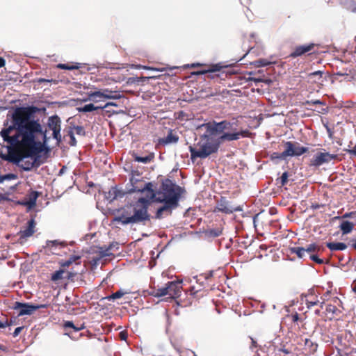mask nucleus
Returning a JSON list of instances; mask_svg holds the SVG:
<instances>
[{
  "label": "nucleus",
  "mask_w": 356,
  "mask_h": 356,
  "mask_svg": "<svg viewBox=\"0 0 356 356\" xmlns=\"http://www.w3.org/2000/svg\"><path fill=\"white\" fill-rule=\"evenodd\" d=\"M38 108L33 106L16 107L7 115L3 128L0 131L8 146V160L18 163L25 158H33V161H26L22 168L30 171L39 166V154L44 150V144L39 140L43 134L42 127L35 113Z\"/></svg>",
  "instance_id": "nucleus-1"
},
{
  "label": "nucleus",
  "mask_w": 356,
  "mask_h": 356,
  "mask_svg": "<svg viewBox=\"0 0 356 356\" xmlns=\"http://www.w3.org/2000/svg\"><path fill=\"white\" fill-rule=\"evenodd\" d=\"M130 182L132 186L131 192H146V199L151 203H163L155 214V218L161 219L165 216H170L172 211L179 206V200L185 190L182 187L175 184L170 179H165L161 183L159 189L154 191L151 182L145 183L143 180L141 175L136 170L131 171Z\"/></svg>",
  "instance_id": "nucleus-2"
},
{
  "label": "nucleus",
  "mask_w": 356,
  "mask_h": 356,
  "mask_svg": "<svg viewBox=\"0 0 356 356\" xmlns=\"http://www.w3.org/2000/svg\"><path fill=\"white\" fill-rule=\"evenodd\" d=\"M250 134L248 130H243L241 132L225 133L218 139H215L211 137L212 135L207 134V130H205V133L200 136V140L196 144V146L189 147L191 159H205L211 154L216 153L222 142L236 140L241 138L248 137Z\"/></svg>",
  "instance_id": "nucleus-3"
},
{
  "label": "nucleus",
  "mask_w": 356,
  "mask_h": 356,
  "mask_svg": "<svg viewBox=\"0 0 356 356\" xmlns=\"http://www.w3.org/2000/svg\"><path fill=\"white\" fill-rule=\"evenodd\" d=\"M150 205L149 200L140 197L134 204L126 205L119 209L113 221L124 225L149 220L148 208Z\"/></svg>",
  "instance_id": "nucleus-4"
},
{
  "label": "nucleus",
  "mask_w": 356,
  "mask_h": 356,
  "mask_svg": "<svg viewBox=\"0 0 356 356\" xmlns=\"http://www.w3.org/2000/svg\"><path fill=\"white\" fill-rule=\"evenodd\" d=\"M198 129H204L207 133L210 135H216L217 134L225 133H235L238 132L236 130V124L235 122H230L227 120H223L220 122H208L202 124L198 127Z\"/></svg>",
  "instance_id": "nucleus-5"
},
{
  "label": "nucleus",
  "mask_w": 356,
  "mask_h": 356,
  "mask_svg": "<svg viewBox=\"0 0 356 356\" xmlns=\"http://www.w3.org/2000/svg\"><path fill=\"white\" fill-rule=\"evenodd\" d=\"M321 46L318 44L307 43L294 47L289 56L291 58L315 56Z\"/></svg>",
  "instance_id": "nucleus-6"
},
{
  "label": "nucleus",
  "mask_w": 356,
  "mask_h": 356,
  "mask_svg": "<svg viewBox=\"0 0 356 356\" xmlns=\"http://www.w3.org/2000/svg\"><path fill=\"white\" fill-rule=\"evenodd\" d=\"M284 150L282 152V156L288 157L300 156L309 151L307 147L301 146L300 143L295 141L283 142Z\"/></svg>",
  "instance_id": "nucleus-7"
},
{
  "label": "nucleus",
  "mask_w": 356,
  "mask_h": 356,
  "mask_svg": "<svg viewBox=\"0 0 356 356\" xmlns=\"http://www.w3.org/2000/svg\"><path fill=\"white\" fill-rule=\"evenodd\" d=\"M49 304L31 305L15 302L13 309L18 310V316L31 315L38 309L49 307Z\"/></svg>",
  "instance_id": "nucleus-8"
},
{
  "label": "nucleus",
  "mask_w": 356,
  "mask_h": 356,
  "mask_svg": "<svg viewBox=\"0 0 356 356\" xmlns=\"http://www.w3.org/2000/svg\"><path fill=\"white\" fill-rule=\"evenodd\" d=\"M224 68H208L207 70L193 72L191 74L194 75H204V79H225L229 72L223 71Z\"/></svg>",
  "instance_id": "nucleus-9"
},
{
  "label": "nucleus",
  "mask_w": 356,
  "mask_h": 356,
  "mask_svg": "<svg viewBox=\"0 0 356 356\" xmlns=\"http://www.w3.org/2000/svg\"><path fill=\"white\" fill-rule=\"evenodd\" d=\"M242 206L232 207L230 202L225 197H221L217 202V204L213 210L214 212H222L225 214H230L235 211H242Z\"/></svg>",
  "instance_id": "nucleus-10"
},
{
  "label": "nucleus",
  "mask_w": 356,
  "mask_h": 356,
  "mask_svg": "<svg viewBox=\"0 0 356 356\" xmlns=\"http://www.w3.org/2000/svg\"><path fill=\"white\" fill-rule=\"evenodd\" d=\"M60 125L61 120L58 115H55L49 118L47 126L49 129L53 131V137L58 142H60L61 140Z\"/></svg>",
  "instance_id": "nucleus-11"
},
{
  "label": "nucleus",
  "mask_w": 356,
  "mask_h": 356,
  "mask_svg": "<svg viewBox=\"0 0 356 356\" xmlns=\"http://www.w3.org/2000/svg\"><path fill=\"white\" fill-rule=\"evenodd\" d=\"M343 71L334 73L331 76L332 81L334 80H339V81L356 80V68H343Z\"/></svg>",
  "instance_id": "nucleus-12"
},
{
  "label": "nucleus",
  "mask_w": 356,
  "mask_h": 356,
  "mask_svg": "<svg viewBox=\"0 0 356 356\" xmlns=\"http://www.w3.org/2000/svg\"><path fill=\"white\" fill-rule=\"evenodd\" d=\"M337 154H332L328 152H318L311 160V165L318 167L324 163H329L337 159Z\"/></svg>",
  "instance_id": "nucleus-13"
},
{
  "label": "nucleus",
  "mask_w": 356,
  "mask_h": 356,
  "mask_svg": "<svg viewBox=\"0 0 356 356\" xmlns=\"http://www.w3.org/2000/svg\"><path fill=\"white\" fill-rule=\"evenodd\" d=\"M305 304L308 309L316 305H319L321 309L323 308L325 300L322 297L319 298L318 296L314 293L313 290L309 291L307 294H305Z\"/></svg>",
  "instance_id": "nucleus-14"
},
{
  "label": "nucleus",
  "mask_w": 356,
  "mask_h": 356,
  "mask_svg": "<svg viewBox=\"0 0 356 356\" xmlns=\"http://www.w3.org/2000/svg\"><path fill=\"white\" fill-rule=\"evenodd\" d=\"M181 281L168 282L166 285L168 288V296L172 298H178L181 292Z\"/></svg>",
  "instance_id": "nucleus-15"
},
{
  "label": "nucleus",
  "mask_w": 356,
  "mask_h": 356,
  "mask_svg": "<svg viewBox=\"0 0 356 356\" xmlns=\"http://www.w3.org/2000/svg\"><path fill=\"white\" fill-rule=\"evenodd\" d=\"M35 221L34 219H31L27 222V226L24 230H20L18 232L19 236L20 243H22L27 238L31 236L35 232Z\"/></svg>",
  "instance_id": "nucleus-16"
},
{
  "label": "nucleus",
  "mask_w": 356,
  "mask_h": 356,
  "mask_svg": "<svg viewBox=\"0 0 356 356\" xmlns=\"http://www.w3.org/2000/svg\"><path fill=\"white\" fill-rule=\"evenodd\" d=\"M179 138L178 135L175 133L173 130L170 129L167 136L159 138L158 143L161 145L165 146L167 145L177 143Z\"/></svg>",
  "instance_id": "nucleus-17"
},
{
  "label": "nucleus",
  "mask_w": 356,
  "mask_h": 356,
  "mask_svg": "<svg viewBox=\"0 0 356 356\" xmlns=\"http://www.w3.org/2000/svg\"><path fill=\"white\" fill-rule=\"evenodd\" d=\"M63 247H65L63 243L59 242L57 240L47 241L44 246V249L48 254H59L60 253L56 252V250Z\"/></svg>",
  "instance_id": "nucleus-18"
},
{
  "label": "nucleus",
  "mask_w": 356,
  "mask_h": 356,
  "mask_svg": "<svg viewBox=\"0 0 356 356\" xmlns=\"http://www.w3.org/2000/svg\"><path fill=\"white\" fill-rule=\"evenodd\" d=\"M125 193L120 190L117 186L111 187L109 191L106 193V198L112 202L118 198H122L124 197Z\"/></svg>",
  "instance_id": "nucleus-19"
},
{
  "label": "nucleus",
  "mask_w": 356,
  "mask_h": 356,
  "mask_svg": "<svg viewBox=\"0 0 356 356\" xmlns=\"http://www.w3.org/2000/svg\"><path fill=\"white\" fill-rule=\"evenodd\" d=\"M327 74H328V73H324L322 71H316L309 73L307 78L311 82L320 83L323 81V75H325L324 79H325Z\"/></svg>",
  "instance_id": "nucleus-20"
},
{
  "label": "nucleus",
  "mask_w": 356,
  "mask_h": 356,
  "mask_svg": "<svg viewBox=\"0 0 356 356\" xmlns=\"http://www.w3.org/2000/svg\"><path fill=\"white\" fill-rule=\"evenodd\" d=\"M104 95H102L100 90L90 91L88 94V100L93 102L95 103H99L102 102H105Z\"/></svg>",
  "instance_id": "nucleus-21"
},
{
  "label": "nucleus",
  "mask_w": 356,
  "mask_h": 356,
  "mask_svg": "<svg viewBox=\"0 0 356 356\" xmlns=\"http://www.w3.org/2000/svg\"><path fill=\"white\" fill-rule=\"evenodd\" d=\"M103 95H104L105 100L107 99H118L122 96L118 91L111 90L108 88L99 89Z\"/></svg>",
  "instance_id": "nucleus-22"
},
{
  "label": "nucleus",
  "mask_w": 356,
  "mask_h": 356,
  "mask_svg": "<svg viewBox=\"0 0 356 356\" xmlns=\"http://www.w3.org/2000/svg\"><path fill=\"white\" fill-rule=\"evenodd\" d=\"M317 348H318L317 343L313 342L309 339H305L304 350H305L306 355L314 354L317 350Z\"/></svg>",
  "instance_id": "nucleus-23"
},
{
  "label": "nucleus",
  "mask_w": 356,
  "mask_h": 356,
  "mask_svg": "<svg viewBox=\"0 0 356 356\" xmlns=\"http://www.w3.org/2000/svg\"><path fill=\"white\" fill-rule=\"evenodd\" d=\"M39 196V193L37 191H31L27 195V204L29 209L33 208L36 205V200Z\"/></svg>",
  "instance_id": "nucleus-24"
},
{
  "label": "nucleus",
  "mask_w": 356,
  "mask_h": 356,
  "mask_svg": "<svg viewBox=\"0 0 356 356\" xmlns=\"http://www.w3.org/2000/svg\"><path fill=\"white\" fill-rule=\"evenodd\" d=\"M339 310L337 307L332 304H327L325 307V314L327 315V318L332 320L335 316H337Z\"/></svg>",
  "instance_id": "nucleus-25"
},
{
  "label": "nucleus",
  "mask_w": 356,
  "mask_h": 356,
  "mask_svg": "<svg viewBox=\"0 0 356 356\" xmlns=\"http://www.w3.org/2000/svg\"><path fill=\"white\" fill-rule=\"evenodd\" d=\"M326 246L331 251L344 250L347 248V245L342 242H338V243L329 242V243H326Z\"/></svg>",
  "instance_id": "nucleus-26"
},
{
  "label": "nucleus",
  "mask_w": 356,
  "mask_h": 356,
  "mask_svg": "<svg viewBox=\"0 0 356 356\" xmlns=\"http://www.w3.org/2000/svg\"><path fill=\"white\" fill-rule=\"evenodd\" d=\"M182 67H234V64H229V65H222L221 63H216V64H202L200 63H194L191 64H185Z\"/></svg>",
  "instance_id": "nucleus-27"
},
{
  "label": "nucleus",
  "mask_w": 356,
  "mask_h": 356,
  "mask_svg": "<svg viewBox=\"0 0 356 356\" xmlns=\"http://www.w3.org/2000/svg\"><path fill=\"white\" fill-rule=\"evenodd\" d=\"M325 53V51H321L318 49L316 54H315V56H309L308 60L312 63V65H319L321 63V60L323 58V54Z\"/></svg>",
  "instance_id": "nucleus-28"
},
{
  "label": "nucleus",
  "mask_w": 356,
  "mask_h": 356,
  "mask_svg": "<svg viewBox=\"0 0 356 356\" xmlns=\"http://www.w3.org/2000/svg\"><path fill=\"white\" fill-rule=\"evenodd\" d=\"M339 227H340V229L341 230L343 234H347L352 232V230L353 229V227H354V224H353V222L348 221V220L343 221L341 223Z\"/></svg>",
  "instance_id": "nucleus-29"
},
{
  "label": "nucleus",
  "mask_w": 356,
  "mask_h": 356,
  "mask_svg": "<svg viewBox=\"0 0 356 356\" xmlns=\"http://www.w3.org/2000/svg\"><path fill=\"white\" fill-rule=\"evenodd\" d=\"M77 109L79 112L87 113L96 111L98 109H103V107H102V105L95 106L93 104H88L84 105L82 107H79Z\"/></svg>",
  "instance_id": "nucleus-30"
},
{
  "label": "nucleus",
  "mask_w": 356,
  "mask_h": 356,
  "mask_svg": "<svg viewBox=\"0 0 356 356\" xmlns=\"http://www.w3.org/2000/svg\"><path fill=\"white\" fill-rule=\"evenodd\" d=\"M152 295L157 298L168 296L167 285L165 284L164 287L154 289L152 292Z\"/></svg>",
  "instance_id": "nucleus-31"
},
{
  "label": "nucleus",
  "mask_w": 356,
  "mask_h": 356,
  "mask_svg": "<svg viewBox=\"0 0 356 356\" xmlns=\"http://www.w3.org/2000/svg\"><path fill=\"white\" fill-rule=\"evenodd\" d=\"M154 155L153 153H152L146 156H136L134 157V160L138 162H140V163H150L154 159Z\"/></svg>",
  "instance_id": "nucleus-32"
},
{
  "label": "nucleus",
  "mask_w": 356,
  "mask_h": 356,
  "mask_svg": "<svg viewBox=\"0 0 356 356\" xmlns=\"http://www.w3.org/2000/svg\"><path fill=\"white\" fill-rule=\"evenodd\" d=\"M321 250V247L316 243L309 244L306 248H305V252H307L309 254L318 252Z\"/></svg>",
  "instance_id": "nucleus-33"
},
{
  "label": "nucleus",
  "mask_w": 356,
  "mask_h": 356,
  "mask_svg": "<svg viewBox=\"0 0 356 356\" xmlns=\"http://www.w3.org/2000/svg\"><path fill=\"white\" fill-rule=\"evenodd\" d=\"M65 273V270L63 269H60L54 273L51 276V280L52 282H57L60 280L63 277V274Z\"/></svg>",
  "instance_id": "nucleus-34"
},
{
  "label": "nucleus",
  "mask_w": 356,
  "mask_h": 356,
  "mask_svg": "<svg viewBox=\"0 0 356 356\" xmlns=\"http://www.w3.org/2000/svg\"><path fill=\"white\" fill-rule=\"evenodd\" d=\"M127 293H129V292L119 290L115 293H113L111 295L107 296L106 298L108 300H114L115 299L122 298L124 294Z\"/></svg>",
  "instance_id": "nucleus-35"
},
{
  "label": "nucleus",
  "mask_w": 356,
  "mask_h": 356,
  "mask_svg": "<svg viewBox=\"0 0 356 356\" xmlns=\"http://www.w3.org/2000/svg\"><path fill=\"white\" fill-rule=\"evenodd\" d=\"M291 252L295 253L298 257L302 258L305 256V248L302 247H294L291 248Z\"/></svg>",
  "instance_id": "nucleus-36"
},
{
  "label": "nucleus",
  "mask_w": 356,
  "mask_h": 356,
  "mask_svg": "<svg viewBox=\"0 0 356 356\" xmlns=\"http://www.w3.org/2000/svg\"><path fill=\"white\" fill-rule=\"evenodd\" d=\"M272 63L273 62L268 61L266 59H259L254 62L251 63V64L254 65L255 67H265Z\"/></svg>",
  "instance_id": "nucleus-37"
},
{
  "label": "nucleus",
  "mask_w": 356,
  "mask_h": 356,
  "mask_svg": "<svg viewBox=\"0 0 356 356\" xmlns=\"http://www.w3.org/2000/svg\"><path fill=\"white\" fill-rule=\"evenodd\" d=\"M67 136L70 137V141H69V144L71 145V146H75L76 145V140L75 138V136H74V130L70 128L67 132Z\"/></svg>",
  "instance_id": "nucleus-38"
},
{
  "label": "nucleus",
  "mask_w": 356,
  "mask_h": 356,
  "mask_svg": "<svg viewBox=\"0 0 356 356\" xmlns=\"http://www.w3.org/2000/svg\"><path fill=\"white\" fill-rule=\"evenodd\" d=\"M289 174L287 172H284L280 178L277 179V183L280 184L281 186H285L288 182Z\"/></svg>",
  "instance_id": "nucleus-39"
},
{
  "label": "nucleus",
  "mask_w": 356,
  "mask_h": 356,
  "mask_svg": "<svg viewBox=\"0 0 356 356\" xmlns=\"http://www.w3.org/2000/svg\"><path fill=\"white\" fill-rule=\"evenodd\" d=\"M17 179V175L13 173H8L4 175H0V183L6 180H13Z\"/></svg>",
  "instance_id": "nucleus-40"
},
{
  "label": "nucleus",
  "mask_w": 356,
  "mask_h": 356,
  "mask_svg": "<svg viewBox=\"0 0 356 356\" xmlns=\"http://www.w3.org/2000/svg\"><path fill=\"white\" fill-rule=\"evenodd\" d=\"M63 327L65 329L72 328L74 330V332H78L84 327L83 326L78 327L75 326L74 325L73 322H72V321H65L63 324Z\"/></svg>",
  "instance_id": "nucleus-41"
},
{
  "label": "nucleus",
  "mask_w": 356,
  "mask_h": 356,
  "mask_svg": "<svg viewBox=\"0 0 356 356\" xmlns=\"http://www.w3.org/2000/svg\"><path fill=\"white\" fill-rule=\"evenodd\" d=\"M270 159L272 161L280 159V160H286L285 156H282V152H273L270 154Z\"/></svg>",
  "instance_id": "nucleus-42"
},
{
  "label": "nucleus",
  "mask_w": 356,
  "mask_h": 356,
  "mask_svg": "<svg viewBox=\"0 0 356 356\" xmlns=\"http://www.w3.org/2000/svg\"><path fill=\"white\" fill-rule=\"evenodd\" d=\"M72 129H74V134L79 135V136H85V130L84 128L81 126H76L74 127Z\"/></svg>",
  "instance_id": "nucleus-43"
},
{
  "label": "nucleus",
  "mask_w": 356,
  "mask_h": 356,
  "mask_svg": "<svg viewBox=\"0 0 356 356\" xmlns=\"http://www.w3.org/2000/svg\"><path fill=\"white\" fill-rule=\"evenodd\" d=\"M309 258L311 260L315 261L318 264H323L324 263V261L322 259L318 258V257L315 254H311L309 255Z\"/></svg>",
  "instance_id": "nucleus-44"
},
{
  "label": "nucleus",
  "mask_w": 356,
  "mask_h": 356,
  "mask_svg": "<svg viewBox=\"0 0 356 356\" xmlns=\"http://www.w3.org/2000/svg\"><path fill=\"white\" fill-rule=\"evenodd\" d=\"M202 289V286H192L190 287V293L191 295L193 296H195L196 295L198 292L201 291Z\"/></svg>",
  "instance_id": "nucleus-45"
},
{
  "label": "nucleus",
  "mask_w": 356,
  "mask_h": 356,
  "mask_svg": "<svg viewBox=\"0 0 356 356\" xmlns=\"http://www.w3.org/2000/svg\"><path fill=\"white\" fill-rule=\"evenodd\" d=\"M291 318L293 323H296L300 320L299 314L297 312L292 314Z\"/></svg>",
  "instance_id": "nucleus-46"
},
{
  "label": "nucleus",
  "mask_w": 356,
  "mask_h": 356,
  "mask_svg": "<svg viewBox=\"0 0 356 356\" xmlns=\"http://www.w3.org/2000/svg\"><path fill=\"white\" fill-rule=\"evenodd\" d=\"M59 264L61 267L65 268V267L70 266L72 264V261H70L69 259H67L66 261H62Z\"/></svg>",
  "instance_id": "nucleus-47"
},
{
  "label": "nucleus",
  "mask_w": 356,
  "mask_h": 356,
  "mask_svg": "<svg viewBox=\"0 0 356 356\" xmlns=\"http://www.w3.org/2000/svg\"><path fill=\"white\" fill-rule=\"evenodd\" d=\"M81 257L79 255H72L68 259L72 261V264L74 262H76V261L80 260Z\"/></svg>",
  "instance_id": "nucleus-48"
},
{
  "label": "nucleus",
  "mask_w": 356,
  "mask_h": 356,
  "mask_svg": "<svg viewBox=\"0 0 356 356\" xmlns=\"http://www.w3.org/2000/svg\"><path fill=\"white\" fill-rule=\"evenodd\" d=\"M23 329H24L23 326L18 327L15 328V331L13 332V337H16L17 336H18Z\"/></svg>",
  "instance_id": "nucleus-49"
},
{
  "label": "nucleus",
  "mask_w": 356,
  "mask_h": 356,
  "mask_svg": "<svg viewBox=\"0 0 356 356\" xmlns=\"http://www.w3.org/2000/svg\"><path fill=\"white\" fill-rule=\"evenodd\" d=\"M78 65L79 63H76V65H69L67 64L58 63L55 67H79Z\"/></svg>",
  "instance_id": "nucleus-50"
},
{
  "label": "nucleus",
  "mask_w": 356,
  "mask_h": 356,
  "mask_svg": "<svg viewBox=\"0 0 356 356\" xmlns=\"http://www.w3.org/2000/svg\"><path fill=\"white\" fill-rule=\"evenodd\" d=\"M120 338L121 340H126L127 338V333L124 331L120 332Z\"/></svg>",
  "instance_id": "nucleus-51"
},
{
  "label": "nucleus",
  "mask_w": 356,
  "mask_h": 356,
  "mask_svg": "<svg viewBox=\"0 0 356 356\" xmlns=\"http://www.w3.org/2000/svg\"><path fill=\"white\" fill-rule=\"evenodd\" d=\"M9 325H10V323H9L7 320L4 322L0 321V328H4Z\"/></svg>",
  "instance_id": "nucleus-52"
},
{
  "label": "nucleus",
  "mask_w": 356,
  "mask_h": 356,
  "mask_svg": "<svg viewBox=\"0 0 356 356\" xmlns=\"http://www.w3.org/2000/svg\"><path fill=\"white\" fill-rule=\"evenodd\" d=\"M306 104H322V102L320 100H316V101H312V102L307 101Z\"/></svg>",
  "instance_id": "nucleus-53"
},
{
  "label": "nucleus",
  "mask_w": 356,
  "mask_h": 356,
  "mask_svg": "<svg viewBox=\"0 0 356 356\" xmlns=\"http://www.w3.org/2000/svg\"><path fill=\"white\" fill-rule=\"evenodd\" d=\"M109 106H117V104L113 102H107L104 106H102V107H103L104 109Z\"/></svg>",
  "instance_id": "nucleus-54"
},
{
  "label": "nucleus",
  "mask_w": 356,
  "mask_h": 356,
  "mask_svg": "<svg viewBox=\"0 0 356 356\" xmlns=\"http://www.w3.org/2000/svg\"><path fill=\"white\" fill-rule=\"evenodd\" d=\"M348 152L356 156V145L351 149H349Z\"/></svg>",
  "instance_id": "nucleus-55"
},
{
  "label": "nucleus",
  "mask_w": 356,
  "mask_h": 356,
  "mask_svg": "<svg viewBox=\"0 0 356 356\" xmlns=\"http://www.w3.org/2000/svg\"><path fill=\"white\" fill-rule=\"evenodd\" d=\"M321 207H323V206L316 203V204H312L311 206V208L312 209H318L321 208Z\"/></svg>",
  "instance_id": "nucleus-56"
},
{
  "label": "nucleus",
  "mask_w": 356,
  "mask_h": 356,
  "mask_svg": "<svg viewBox=\"0 0 356 356\" xmlns=\"http://www.w3.org/2000/svg\"><path fill=\"white\" fill-rule=\"evenodd\" d=\"M20 205L26 206L28 207L27 201L26 200H22V201H18L17 202Z\"/></svg>",
  "instance_id": "nucleus-57"
},
{
  "label": "nucleus",
  "mask_w": 356,
  "mask_h": 356,
  "mask_svg": "<svg viewBox=\"0 0 356 356\" xmlns=\"http://www.w3.org/2000/svg\"><path fill=\"white\" fill-rule=\"evenodd\" d=\"M212 275H213V272H210V273H209L207 274H205L204 279L205 280H209L211 277H212Z\"/></svg>",
  "instance_id": "nucleus-58"
},
{
  "label": "nucleus",
  "mask_w": 356,
  "mask_h": 356,
  "mask_svg": "<svg viewBox=\"0 0 356 356\" xmlns=\"http://www.w3.org/2000/svg\"><path fill=\"white\" fill-rule=\"evenodd\" d=\"M350 242L353 243L351 244L352 247L356 250V238L350 240Z\"/></svg>",
  "instance_id": "nucleus-59"
},
{
  "label": "nucleus",
  "mask_w": 356,
  "mask_h": 356,
  "mask_svg": "<svg viewBox=\"0 0 356 356\" xmlns=\"http://www.w3.org/2000/svg\"><path fill=\"white\" fill-rule=\"evenodd\" d=\"M5 60L2 57H0V67H4L5 65Z\"/></svg>",
  "instance_id": "nucleus-60"
},
{
  "label": "nucleus",
  "mask_w": 356,
  "mask_h": 356,
  "mask_svg": "<svg viewBox=\"0 0 356 356\" xmlns=\"http://www.w3.org/2000/svg\"><path fill=\"white\" fill-rule=\"evenodd\" d=\"M352 289H353V291L356 293V280H354L353 284H352Z\"/></svg>",
  "instance_id": "nucleus-61"
},
{
  "label": "nucleus",
  "mask_w": 356,
  "mask_h": 356,
  "mask_svg": "<svg viewBox=\"0 0 356 356\" xmlns=\"http://www.w3.org/2000/svg\"><path fill=\"white\" fill-rule=\"evenodd\" d=\"M346 107H347V108H350L354 104V103L353 102H346Z\"/></svg>",
  "instance_id": "nucleus-62"
},
{
  "label": "nucleus",
  "mask_w": 356,
  "mask_h": 356,
  "mask_svg": "<svg viewBox=\"0 0 356 356\" xmlns=\"http://www.w3.org/2000/svg\"><path fill=\"white\" fill-rule=\"evenodd\" d=\"M321 308H320V309H316V310L314 311L315 314H316V315H318V316H320V315H321Z\"/></svg>",
  "instance_id": "nucleus-63"
},
{
  "label": "nucleus",
  "mask_w": 356,
  "mask_h": 356,
  "mask_svg": "<svg viewBox=\"0 0 356 356\" xmlns=\"http://www.w3.org/2000/svg\"><path fill=\"white\" fill-rule=\"evenodd\" d=\"M221 233H222V232L218 230L217 232H215L214 235L216 236H220L221 234Z\"/></svg>",
  "instance_id": "nucleus-64"
}]
</instances>
